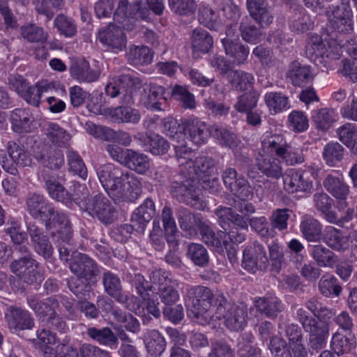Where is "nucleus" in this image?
Here are the masks:
<instances>
[{
	"label": "nucleus",
	"instance_id": "47",
	"mask_svg": "<svg viewBox=\"0 0 357 357\" xmlns=\"http://www.w3.org/2000/svg\"><path fill=\"white\" fill-rule=\"evenodd\" d=\"M264 100L271 114L280 113L290 107L288 98L280 92L266 93Z\"/></svg>",
	"mask_w": 357,
	"mask_h": 357
},
{
	"label": "nucleus",
	"instance_id": "63",
	"mask_svg": "<svg viewBox=\"0 0 357 357\" xmlns=\"http://www.w3.org/2000/svg\"><path fill=\"white\" fill-rule=\"evenodd\" d=\"M355 345L356 342L353 339H350L339 332L333 334L331 342V349L337 355H342L351 351Z\"/></svg>",
	"mask_w": 357,
	"mask_h": 357
},
{
	"label": "nucleus",
	"instance_id": "18",
	"mask_svg": "<svg viewBox=\"0 0 357 357\" xmlns=\"http://www.w3.org/2000/svg\"><path fill=\"white\" fill-rule=\"evenodd\" d=\"M5 319L9 329L13 332L31 330L34 326V319L31 313L14 306L7 308Z\"/></svg>",
	"mask_w": 357,
	"mask_h": 357
},
{
	"label": "nucleus",
	"instance_id": "62",
	"mask_svg": "<svg viewBox=\"0 0 357 357\" xmlns=\"http://www.w3.org/2000/svg\"><path fill=\"white\" fill-rule=\"evenodd\" d=\"M300 227L303 235L308 241H316L321 233V225L312 217H304Z\"/></svg>",
	"mask_w": 357,
	"mask_h": 357
},
{
	"label": "nucleus",
	"instance_id": "51",
	"mask_svg": "<svg viewBox=\"0 0 357 357\" xmlns=\"http://www.w3.org/2000/svg\"><path fill=\"white\" fill-rule=\"evenodd\" d=\"M255 305L257 311L270 318L276 317L282 310L281 303L276 297L259 298Z\"/></svg>",
	"mask_w": 357,
	"mask_h": 357
},
{
	"label": "nucleus",
	"instance_id": "61",
	"mask_svg": "<svg viewBox=\"0 0 357 357\" xmlns=\"http://www.w3.org/2000/svg\"><path fill=\"white\" fill-rule=\"evenodd\" d=\"M20 35L29 43H44L48 36L42 27L33 24H27L21 26Z\"/></svg>",
	"mask_w": 357,
	"mask_h": 357
},
{
	"label": "nucleus",
	"instance_id": "23",
	"mask_svg": "<svg viewBox=\"0 0 357 357\" xmlns=\"http://www.w3.org/2000/svg\"><path fill=\"white\" fill-rule=\"evenodd\" d=\"M164 93L165 89L161 86L152 84L146 85L141 98L142 102L149 109L162 110L166 104Z\"/></svg>",
	"mask_w": 357,
	"mask_h": 357
},
{
	"label": "nucleus",
	"instance_id": "53",
	"mask_svg": "<svg viewBox=\"0 0 357 357\" xmlns=\"http://www.w3.org/2000/svg\"><path fill=\"white\" fill-rule=\"evenodd\" d=\"M70 74L79 82H91L98 79V74L91 70L86 61L73 63L70 68Z\"/></svg>",
	"mask_w": 357,
	"mask_h": 357
},
{
	"label": "nucleus",
	"instance_id": "26",
	"mask_svg": "<svg viewBox=\"0 0 357 357\" xmlns=\"http://www.w3.org/2000/svg\"><path fill=\"white\" fill-rule=\"evenodd\" d=\"M338 44L345 48L347 52L354 58V60L342 61L341 73L343 75L349 77L351 80L356 82L357 79V40L351 38L345 42L341 38L337 39Z\"/></svg>",
	"mask_w": 357,
	"mask_h": 357
},
{
	"label": "nucleus",
	"instance_id": "14",
	"mask_svg": "<svg viewBox=\"0 0 357 357\" xmlns=\"http://www.w3.org/2000/svg\"><path fill=\"white\" fill-rule=\"evenodd\" d=\"M148 10L142 9L140 3L137 2L135 5H130L127 0H119L116 10L114 13V20L119 24L122 25L124 29L132 30L135 22V16L139 13L143 19H146L145 15Z\"/></svg>",
	"mask_w": 357,
	"mask_h": 357
},
{
	"label": "nucleus",
	"instance_id": "64",
	"mask_svg": "<svg viewBox=\"0 0 357 357\" xmlns=\"http://www.w3.org/2000/svg\"><path fill=\"white\" fill-rule=\"evenodd\" d=\"M319 289L320 292L326 297L333 294L338 296L342 291V287L339 284L337 278L331 275L322 276L319 282Z\"/></svg>",
	"mask_w": 357,
	"mask_h": 357
},
{
	"label": "nucleus",
	"instance_id": "43",
	"mask_svg": "<svg viewBox=\"0 0 357 357\" xmlns=\"http://www.w3.org/2000/svg\"><path fill=\"white\" fill-rule=\"evenodd\" d=\"M228 82L236 91H245L252 88L255 83L254 76L243 70H231L227 74Z\"/></svg>",
	"mask_w": 357,
	"mask_h": 357
},
{
	"label": "nucleus",
	"instance_id": "22",
	"mask_svg": "<svg viewBox=\"0 0 357 357\" xmlns=\"http://www.w3.org/2000/svg\"><path fill=\"white\" fill-rule=\"evenodd\" d=\"M215 215L218 218V222L221 227L227 232L228 227H237L240 229L248 231V219L243 215L235 213L231 208L219 207L215 209Z\"/></svg>",
	"mask_w": 357,
	"mask_h": 357
},
{
	"label": "nucleus",
	"instance_id": "35",
	"mask_svg": "<svg viewBox=\"0 0 357 357\" xmlns=\"http://www.w3.org/2000/svg\"><path fill=\"white\" fill-rule=\"evenodd\" d=\"M313 204L317 211L324 214L329 222L337 224L340 222L337 215L331 211L334 202L326 193L324 192L315 193L313 195Z\"/></svg>",
	"mask_w": 357,
	"mask_h": 357
},
{
	"label": "nucleus",
	"instance_id": "55",
	"mask_svg": "<svg viewBox=\"0 0 357 357\" xmlns=\"http://www.w3.org/2000/svg\"><path fill=\"white\" fill-rule=\"evenodd\" d=\"M68 171L85 180L87 178V169L80 155L73 149L66 152Z\"/></svg>",
	"mask_w": 357,
	"mask_h": 357
},
{
	"label": "nucleus",
	"instance_id": "21",
	"mask_svg": "<svg viewBox=\"0 0 357 357\" xmlns=\"http://www.w3.org/2000/svg\"><path fill=\"white\" fill-rule=\"evenodd\" d=\"M183 137L185 136L192 143L200 145L206 142L211 130L206 124L197 118L189 119L184 123Z\"/></svg>",
	"mask_w": 357,
	"mask_h": 357
},
{
	"label": "nucleus",
	"instance_id": "4",
	"mask_svg": "<svg viewBox=\"0 0 357 357\" xmlns=\"http://www.w3.org/2000/svg\"><path fill=\"white\" fill-rule=\"evenodd\" d=\"M174 148L180 172L184 176H193L195 180L198 178L204 179L216 172L213 158L201 155L193 160V153L190 148H187L186 144L174 145Z\"/></svg>",
	"mask_w": 357,
	"mask_h": 357
},
{
	"label": "nucleus",
	"instance_id": "30",
	"mask_svg": "<svg viewBox=\"0 0 357 357\" xmlns=\"http://www.w3.org/2000/svg\"><path fill=\"white\" fill-rule=\"evenodd\" d=\"M314 73L310 66L302 64L298 61L292 62L287 73V78L294 86H301L310 82Z\"/></svg>",
	"mask_w": 357,
	"mask_h": 357
},
{
	"label": "nucleus",
	"instance_id": "15",
	"mask_svg": "<svg viewBox=\"0 0 357 357\" xmlns=\"http://www.w3.org/2000/svg\"><path fill=\"white\" fill-rule=\"evenodd\" d=\"M122 25L109 24L98 33V38L105 47L114 52L122 51L126 46L127 39Z\"/></svg>",
	"mask_w": 357,
	"mask_h": 357
},
{
	"label": "nucleus",
	"instance_id": "19",
	"mask_svg": "<svg viewBox=\"0 0 357 357\" xmlns=\"http://www.w3.org/2000/svg\"><path fill=\"white\" fill-rule=\"evenodd\" d=\"M233 28L230 26L226 31L227 37L222 39L225 54L232 59L236 65L245 62L249 55V48L237 40H233Z\"/></svg>",
	"mask_w": 357,
	"mask_h": 357
},
{
	"label": "nucleus",
	"instance_id": "17",
	"mask_svg": "<svg viewBox=\"0 0 357 357\" xmlns=\"http://www.w3.org/2000/svg\"><path fill=\"white\" fill-rule=\"evenodd\" d=\"M268 264V257L264 246L254 243L247 247L243 253L242 267L250 272L265 269Z\"/></svg>",
	"mask_w": 357,
	"mask_h": 357
},
{
	"label": "nucleus",
	"instance_id": "29",
	"mask_svg": "<svg viewBox=\"0 0 357 357\" xmlns=\"http://www.w3.org/2000/svg\"><path fill=\"white\" fill-rule=\"evenodd\" d=\"M130 77L123 75L119 78H114L105 86V93L112 98L123 94L122 102L126 104L133 102L132 91L129 89Z\"/></svg>",
	"mask_w": 357,
	"mask_h": 357
},
{
	"label": "nucleus",
	"instance_id": "6",
	"mask_svg": "<svg viewBox=\"0 0 357 357\" xmlns=\"http://www.w3.org/2000/svg\"><path fill=\"white\" fill-rule=\"evenodd\" d=\"M328 30L336 36H345L350 40L353 37L354 21L351 7L347 2L330 6L326 12Z\"/></svg>",
	"mask_w": 357,
	"mask_h": 357
},
{
	"label": "nucleus",
	"instance_id": "12",
	"mask_svg": "<svg viewBox=\"0 0 357 357\" xmlns=\"http://www.w3.org/2000/svg\"><path fill=\"white\" fill-rule=\"evenodd\" d=\"M10 267L11 271L25 283L40 282L43 279L42 268L30 255L14 260Z\"/></svg>",
	"mask_w": 357,
	"mask_h": 357
},
{
	"label": "nucleus",
	"instance_id": "28",
	"mask_svg": "<svg viewBox=\"0 0 357 357\" xmlns=\"http://www.w3.org/2000/svg\"><path fill=\"white\" fill-rule=\"evenodd\" d=\"M287 144L282 135L266 132L262 137L261 146L258 153L271 155L275 153L281 158L285 153Z\"/></svg>",
	"mask_w": 357,
	"mask_h": 357
},
{
	"label": "nucleus",
	"instance_id": "52",
	"mask_svg": "<svg viewBox=\"0 0 357 357\" xmlns=\"http://www.w3.org/2000/svg\"><path fill=\"white\" fill-rule=\"evenodd\" d=\"M10 119L13 130L17 132H26L30 130L33 117L25 109H16L11 115Z\"/></svg>",
	"mask_w": 357,
	"mask_h": 357
},
{
	"label": "nucleus",
	"instance_id": "59",
	"mask_svg": "<svg viewBox=\"0 0 357 357\" xmlns=\"http://www.w3.org/2000/svg\"><path fill=\"white\" fill-rule=\"evenodd\" d=\"M191 36L192 46L195 50L206 53L212 47L213 38L206 31L197 28Z\"/></svg>",
	"mask_w": 357,
	"mask_h": 357
},
{
	"label": "nucleus",
	"instance_id": "36",
	"mask_svg": "<svg viewBox=\"0 0 357 357\" xmlns=\"http://www.w3.org/2000/svg\"><path fill=\"white\" fill-rule=\"evenodd\" d=\"M326 190L337 199H344L349 194V186L342 175L328 174L324 181Z\"/></svg>",
	"mask_w": 357,
	"mask_h": 357
},
{
	"label": "nucleus",
	"instance_id": "40",
	"mask_svg": "<svg viewBox=\"0 0 357 357\" xmlns=\"http://www.w3.org/2000/svg\"><path fill=\"white\" fill-rule=\"evenodd\" d=\"M43 131L48 140L59 147H66L71 138L70 135L56 123H47Z\"/></svg>",
	"mask_w": 357,
	"mask_h": 357
},
{
	"label": "nucleus",
	"instance_id": "7",
	"mask_svg": "<svg viewBox=\"0 0 357 357\" xmlns=\"http://www.w3.org/2000/svg\"><path fill=\"white\" fill-rule=\"evenodd\" d=\"M296 314L303 329L309 333L310 348L317 351L324 348L329 335L328 324L319 317H309L308 313L303 308L298 309Z\"/></svg>",
	"mask_w": 357,
	"mask_h": 357
},
{
	"label": "nucleus",
	"instance_id": "33",
	"mask_svg": "<svg viewBox=\"0 0 357 357\" xmlns=\"http://www.w3.org/2000/svg\"><path fill=\"white\" fill-rule=\"evenodd\" d=\"M41 176L45 183L47 190L52 199L63 203L67 202L70 199L68 191L56 180V175L54 173H50L44 169L41 172Z\"/></svg>",
	"mask_w": 357,
	"mask_h": 357
},
{
	"label": "nucleus",
	"instance_id": "2",
	"mask_svg": "<svg viewBox=\"0 0 357 357\" xmlns=\"http://www.w3.org/2000/svg\"><path fill=\"white\" fill-rule=\"evenodd\" d=\"M97 175L102 188L116 202H132L141 195V181L120 167L112 163L103 165Z\"/></svg>",
	"mask_w": 357,
	"mask_h": 357
},
{
	"label": "nucleus",
	"instance_id": "3",
	"mask_svg": "<svg viewBox=\"0 0 357 357\" xmlns=\"http://www.w3.org/2000/svg\"><path fill=\"white\" fill-rule=\"evenodd\" d=\"M29 213L34 218L41 219L52 235H58V241L68 242L70 240L73 231L68 216L63 212L55 211L47 203L43 195L38 193L30 194L26 199Z\"/></svg>",
	"mask_w": 357,
	"mask_h": 357
},
{
	"label": "nucleus",
	"instance_id": "8",
	"mask_svg": "<svg viewBox=\"0 0 357 357\" xmlns=\"http://www.w3.org/2000/svg\"><path fill=\"white\" fill-rule=\"evenodd\" d=\"M149 278L152 283L151 289L157 291L156 293L165 305H174L178 301L179 294L176 289L178 282L169 273L156 269L151 272Z\"/></svg>",
	"mask_w": 357,
	"mask_h": 357
},
{
	"label": "nucleus",
	"instance_id": "60",
	"mask_svg": "<svg viewBox=\"0 0 357 357\" xmlns=\"http://www.w3.org/2000/svg\"><path fill=\"white\" fill-rule=\"evenodd\" d=\"M127 56L131 63L137 66L151 63L153 55L148 47L135 46L130 48Z\"/></svg>",
	"mask_w": 357,
	"mask_h": 357
},
{
	"label": "nucleus",
	"instance_id": "39",
	"mask_svg": "<svg viewBox=\"0 0 357 357\" xmlns=\"http://www.w3.org/2000/svg\"><path fill=\"white\" fill-rule=\"evenodd\" d=\"M177 219L181 229L190 236L197 234V227L199 228L202 222L199 215H194L188 209L183 208L178 209Z\"/></svg>",
	"mask_w": 357,
	"mask_h": 357
},
{
	"label": "nucleus",
	"instance_id": "58",
	"mask_svg": "<svg viewBox=\"0 0 357 357\" xmlns=\"http://www.w3.org/2000/svg\"><path fill=\"white\" fill-rule=\"evenodd\" d=\"M186 256L196 266L204 267L208 264L209 257L208 252L199 243H190L187 247Z\"/></svg>",
	"mask_w": 357,
	"mask_h": 357
},
{
	"label": "nucleus",
	"instance_id": "50",
	"mask_svg": "<svg viewBox=\"0 0 357 357\" xmlns=\"http://www.w3.org/2000/svg\"><path fill=\"white\" fill-rule=\"evenodd\" d=\"M337 134L341 142L357 153V126L347 123L337 129Z\"/></svg>",
	"mask_w": 357,
	"mask_h": 357
},
{
	"label": "nucleus",
	"instance_id": "49",
	"mask_svg": "<svg viewBox=\"0 0 357 357\" xmlns=\"http://www.w3.org/2000/svg\"><path fill=\"white\" fill-rule=\"evenodd\" d=\"M337 117V114L333 109L326 107L315 110L312 115V122L316 128L321 130L330 128L336 121Z\"/></svg>",
	"mask_w": 357,
	"mask_h": 357
},
{
	"label": "nucleus",
	"instance_id": "45",
	"mask_svg": "<svg viewBox=\"0 0 357 357\" xmlns=\"http://www.w3.org/2000/svg\"><path fill=\"white\" fill-rule=\"evenodd\" d=\"M310 252L320 267L333 268L337 262L336 255L323 245H313Z\"/></svg>",
	"mask_w": 357,
	"mask_h": 357
},
{
	"label": "nucleus",
	"instance_id": "9",
	"mask_svg": "<svg viewBox=\"0 0 357 357\" xmlns=\"http://www.w3.org/2000/svg\"><path fill=\"white\" fill-rule=\"evenodd\" d=\"M79 204L82 211L97 218L105 225L112 223L116 218V211L114 206L103 195L84 197Z\"/></svg>",
	"mask_w": 357,
	"mask_h": 357
},
{
	"label": "nucleus",
	"instance_id": "38",
	"mask_svg": "<svg viewBox=\"0 0 357 357\" xmlns=\"http://www.w3.org/2000/svg\"><path fill=\"white\" fill-rule=\"evenodd\" d=\"M144 344L150 357L160 356L166 348V341L164 337L156 330L146 332Z\"/></svg>",
	"mask_w": 357,
	"mask_h": 357
},
{
	"label": "nucleus",
	"instance_id": "11",
	"mask_svg": "<svg viewBox=\"0 0 357 357\" xmlns=\"http://www.w3.org/2000/svg\"><path fill=\"white\" fill-rule=\"evenodd\" d=\"M186 179L182 182L175 181L171 188V194L179 202L201 210L206 204L200 199V190L196 187V180L193 176H185Z\"/></svg>",
	"mask_w": 357,
	"mask_h": 357
},
{
	"label": "nucleus",
	"instance_id": "48",
	"mask_svg": "<svg viewBox=\"0 0 357 357\" xmlns=\"http://www.w3.org/2000/svg\"><path fill=\"white\" fill-rule=\"evenodd\" d=\"M124 165L140 174H145L150 168L148 157L131 149H127V159Z\"/></svg>",
	"mask_w": 357,
	"mask_h": 357
},
{
	"label": "nucleus",
	"instance_id": "1",
	"mask_svg": "<svg viewBox=\"0 0 357 357\" xmlns=\"http://www.w3.org/2000/svg\"><path fill=\"white\" fill-rule=\"evenodd\" d=\"M187 313L204 324L214 316L213 307H216L215 319H224L225 326L230 331L243 330L248 323L246 305L230 304L220 291L213 292L203 286L190 287L187 290Z\"/></svg>",
	"mask_w": 357,
	"mask_h": 357
},
{
	"label": "nucleus",
	"instance_id": "57",
	"mask_svg": "<svg viewBox=\"0 0 357 357\" xmlns=\"http://www.w3.org/2000/svg\"><path fill=\"white\" fill-rule=\"evenodd\" d=\"M87 334L100 344L109 346L111 348L116 347L118 338L109 328L102 329L89 328L87 330Z\"/></svg>",
	"mask_w": 357,
	"mask_h": 357
},
{
	"label": "nucleus",
	"instance_id": "54",
	"mask_svg": "<svg viewBox=\"0 0 357 357\" xmlns=\"http://www.w3.org/2000/svg\"><path fill=\"white\" fill-rule=\"evenodd\" d=\"M260 93L257 90H252L238 96L234 108L239 113L254 109L258 103Z\"/></svg>",
	"mask_w": 357,
	"mask_h": 357
},
{
	"label": "nucleus",
	"instance_id": "16",
	"mask_svg": "<svg viewBox=\"0 0 357 357\" xmlns=\"http://www.w3.org/2000/svg\"><path fill=\"white\" fill-rule=\"evenodd\" d=\"M222 177L226 188L237 197L241 199L252 197V192L248 181L243 176L238 174L234 168H227L223 172Z\"/></svg>",
	"mask_w": 357,
	"mask_h": 357
},
{
	"label": "nucleus",
	"instance_id": "42",
	"mask_svg": "<svg viewBox=\"0 0 357 357\" xmlns=\"http://www.w3.org/2000/svg\"><path fill=\"white\" fill-rule=\"evenodd\" d=\"M324 239L330 248L337 251H344L349 247L348 236H344L340 230L333 227H326Z\"/></svg>",
	"mask_w": 357,
	"mask_h": 357
},
{
	"label": "nucleus",
	"instance_id": "31",
	"mask_svg": "<svg viewBox=\"0 0 357 357\" xmlns=\"http://www.w3.org/2000/svg\"><path fill=\"white\" fill-rule=\"evenodd\" d=\"M247 7L251 17L258 22L261 26H268L273 20L266 0H247Z\"/></svg>",
	"mask_w": 357,
	"mask_h": 357
},
{
	"label": "nucleus",
	"instance_id": "56",
	"mask_svg": "<svg viewBox=\"0 0 357 357\" xmlns=\"http://www.w3.org/2000/svg\"><path fill=\"white\" fill-rule=\"evenodd\" d=\"M344 155V147L337 142H330L324 147L322 156L328 166L335 167L342 161Z\"/></svg>",
	"mask_w": 357,
	"mask_h": 357
},
{
	"label": "nucleus",
	"instance_id": "37",
	"mask_svg": "<svg viewBox=\"0 0 357 357\" xmlns=\"http://www.w3.org/2000/svg\"><path fill=\"white\" fill-rule=\"evenodd\" d=\"M37 337L45 357H58V339L55 333L41 328L37 332Z\"/></svg>",
	"mask_w": 357,
	"mask_h": 357
},
{
	"label": "nucleus",
	"instance_id": "41",
	"mask_svg": "<svg viewBox=\"0 0 357 357\" xmlns=\"http://www.w3.org/2000/svg\"><path fill=\"white\" fill-rule=\"evenodd\" d=\"M199 229L202 241L208 246L222 250L223 246L226 245L227 241L225 239L227 235L226 231H221L215 234L208 224L204 221H202Z\"/></svg>",
	"mask_w": 357,
	"mask_h": 357
},
{
	"label": "nucleus",
	"instance_id": "27",
	"mask_svg": "<svg viewBox=\"0 0 357 357\" xmlns=\"http://www.w3.org/2000/svg\"><path fill=\"white\" fill-rule=\"evenodd\" d=\"M28 232L35 252L45 258L50 257L53 253V247L43 229L35 224H30Z\"/></svg>",
	"mask_w": 357,
	"mask_h": 357
},
{
	"label": "nucleus",
	"instance_id": "5",
	"mask_svg": "<svg viewBox=\"0 0 357 357\" xmlns=\"http://www.w3.org/2000/svg\"><path fill=\"white\" fill-rule=\"evenodd\" d=\"M70 268L77 278L71 279L68 282L70 290L79 298L85 296L87 291L86 287L80 280L84 279L86 282H91L99 273L96 263L84 254H76L70 263Z\"/></svg>",
	"mask_w": 357,
	"mask_h": 357
},
{
	"label": "nucleus",
	"instance_id": "46",
	"mask_svg": "<svg viewBox=\"0 0 357 357\" xmlns=\"http://www.w3.org/2000/svg\"><path fill=\"white\" fill-rule=\"evenodd\" d=\"M109 116L114 121L130 123H137L141 115L138 110L129 106H119L110 109Z\"/></svg>",
	"mask_w": 357,
	"mask_h": 357
},
{
	"label": "nucleus",
	"instance_id": "24",
	"mask_svg": "<svg viewBox=\"0 0 357 357\" xmlns=\"http://www.w3.org/2000/svg\"><path fill=\"white\" fill-rule=\"evenodd\" d=\"M255 165L268 178L278 179L282 176L281 162L273 155L258 153L255 157Z\"/></svg>",
	"mask_w": 357,
	"mask_h": 357
},
{
	"label": "nucleus",
	"instance_id": "25",
	"mask_svg": "<svg viewBox=\"0 0 357 357\" xmlns=\"http://www.w3.org/2000/svg\"><path fill=\"white\" fill-rule=\"evenodd\" d=\"M338 44L345 48L347 52L354 58V60L342 61L341 73L343 75L349 77L351 80L356 82L357 79V40L351 38L345 42L341 38L337 39Z\"/></svg>",
	"mask_w": 357,
	"mask_h": 357
},
{
	"label": "nucleus",
	"instance_id": "34",
	"mask_svg": "<svg viewBox=\"0 0 357 357\" xmlns=\"http://www.w3.org/2000/svg\"><path fill=\"white\" fill-rule=\"evenodd\" d=\"M155 204L152 199L147 198L132 214L131 222L137 226V229L143 231L146 224L155 215Z\"/></svg>",
	"mask_w": 357,
	"mask_h": 357
},
{
	"label": "nucleus",
	"instance_id": "13",
	"mask_svg": "<svg viewBox=\"0 0 357 357\" xmlns=\"http://www.w3.org/2000/svg\"><path fill=\"white\" fill-rule=\"evenodd\" d=\"M33 158L44 167L56 170L64 163V158L60 149H54L48 143L40 142L33 147Z\"/></svg>",
	"mask_w": 357,
	"mask_h": 357
},
{
	"label": "nucleus",
	"instance_id": "20",
	"mask_svg": "<svg viewBox=\"0 0 357 357\" xmlns=\"http://www.w3.org/2000/svg\"><path fill=\"white\" fill-rule=\"evenodd\" d=\"M309 174L304 171L290 169L283 176L284 188L290 193L298 191L310 192L313 187Z\"/></svg>",
	"mask_w": 357,
	"mask_h": 357
},
{
	"label": "nucleus",
	"instance_id": "10",
	"mask_svg": "<svg viewBox=\"0 0 357 357\" xmlns=\"http://www.w3.org/2000/svg\"><path fill=\"white\" fill-rule=\"evenodd\" d=\"M102 283L105 292L114 298L117 302L123 304L128 310L136 314L140 312V305L137 298L134 296H128L123 291L120 278L110 271L102 273Z\"/></svg>",
	"mask_w": 357,
	"mask_h": 357
},
{
	"label": "nucleus",
	"instance_id": "32",
	"mask_svg": "<svg viewBox=\"0 0 357 357\" xmlns=\"http://www.w3.org/2000/svg\"><path fill=\"white\" fill-rule=\"evenodd\" d=\"M29 307L40 317H47V321H54L56 319V308L58 302L53 298H49L42 301L36 296H30L27 298Z\"/></svg>",
	"mask_w": 357,
	"mask_h": 357
},
{
	"label": "nucleus",
	"instance_id": "44",
	"mask_svg": "<svg viewBox=\"0 0 357 357\" xmlns=\"http://www.w3.org/2000/svg\"><path fill=\"white\" fill-rule=\"evenodd\" d=\"M7 150L12 161L17 165L24 167H32L35 165L24 146L10 141L7 144Z\"/></svg>",
	"mask_w": 357,
	"mask_h": 357
}]
</instances>
